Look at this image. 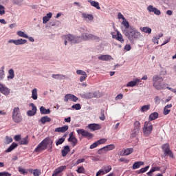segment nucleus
<instances>
[{"label":"nucleus","mask_w":176,"mask_h":176,"mask_svg":"<svg viewBox=\"0 0 176 176\" xmlns=\"http://www.w3.org/2000/svg\"><path fill=\"white\" fill-rule=\"evenodd\" d=\"M63 39L65 46H67L68 43H70V45L80 43V42H82V39H83V41H92L93 34L89 33H82L81 36L67 34L63 36Z\"/></svg>","instance_id":"nucleus-1"},{"label":"nucleus","mask_w":176,"mask_h":176,"mask_svg":"<svg viewBox=\"0 0 176 176\" xmlns=\"http://www.w3.org/2000/svg\"><path fill=\"white\" fill-rule=\"evenodd\" d=\"M123 34L131 41H135L141 38V33L133 26H130L129 29H124L123 30Z\"/></svg>","instance_id":"nucleus-2"},{"label":"nucleus","mask_w":176,"mask_h":176,"mask_svg":"<svg viewBox=\"0 0 176 176\" xmlns=\"http://www.w3.org/2000/svg\"><path fill=\"white\" fill-rule=\"evenodd\" d=\"M49 144H52V138H45L41 143L37 145L36 148L34 149V152H36L37 153H41V152L46 151V149H47Z\"/></svg>","instance_id":"nucleus-3"},{"label":"nucleus","mask_w":176,"mask_h":176,"mask_svg":"<svg viewBox=\"0 0 176 176\" xmlns=\"http://www.w3.org/2000/svg\"><path fill=\"white\" fill-rule=\"evenodd\" d=\"M164 79L160 76H155L153 78V87L156 90H163L166 89V85L163 82Z\"/></svg>","instance_id":"nucleus-4"},{"label":"nucleus","mask_w":176,"mask_h":176,"mask_svg":"<svg viewBox=\"0 0 176 176\" xmlns=\"http://www.w3.org/2000/svg\"><path fill=\"white\" fill-rule=\"evenodd\" d=\"M153 129V126L152 125V123L148 121H146L144 122L143 133L145 137H149V135H151Z\"/></svg>","instance_id":"nucleus-5"},{"label":"nucleus","mask_w":176,"mask_h":176,"mask_svg":"<svg viewBox=\"0 0 176 176\" xmlns=\"http://www.w3.org/2000/svg\"><path fill=\"white\" fill-rule=\"evenodd\" d=\"M12 121L14 123L19 124L23 122V116H21V113L19 111H14L12 112Z\"/></svg>","instance_id":"nucleus-6"},{"label":"nucleus","mask_w":176,"mask_h":176,"mask_svg":"<svg viewBox=\"0 0 176 176\" xmlns=\"http://www.w3.org/2000/svg\"><path fill=\"white\" fill-rule=\"evenodd\" d=\"M162 149L164 151L165 156H168L169 157L174 159V154L170 149V144L168 143L163 144L162 146Z\"/></svg>","instance_id":"nucleus-7"},{"label":"nucleus","mask_w":176,"mask_h":176,"mask_svg":"<svg viewBox=\"0 0 176 176\" xmlns=\"http://www.w3.org/2000/svg\"><path fill=\"white\" fill-rule=\"evenodd\" d=\"M82 97H84V98H87V99L100 98V97H101V94H100V91H96L94 93L89 92V93L84 94L82 95Z\"/></svg>","instance_id":"nucleus-8"},{"label":"nucleus","mask_w":176,"mask_h":176,"mask_svg":"<svg viewBox=\"0 0 176 176\" xmlns=\"http://www.w3.org/2000/svg\"><path fill=\"white\" fill-rule=\"evenodd\" d=\"M77 133L78 135H81L82 137H85V138H87V140H91V138L94 137L93 133H89L87 131H85V129L77 130Z\"/></svg>","instance_id":"nucleus-9"},{"label":"nucleus","mask_w":176,"mask_h":176,"mask_svg":"<svg viewBox=\"0 0 176 176\" xmlns=\"http://www.w3.org/2000/svg\"><path fill=\"white\" fill-rule=\"evenodd\" d=\"M69 135V138L67 139L68 142H71L73 148L76 146V145H78V138L74 135V132H71Z\"/></svg>","instance_id":"nucleus-10"},{"label":"nucleus","mask_w":176,"mask_h":176,"mask_svg":"<svg viewBox=\"0 0 176 176\" xmlns=\"http://www.w3.org/2000/svg\"><path fill=\"white\" fill-rule=\"evenodd\" d=\"M67 170V166H61L56 168L52 176H63V171Z\"/></svg>","instance_id":"nucleus-11"},{"label":"nucleus","mask_w":176,"mask_h":176,"mask_svg":"<svg viewBox=\"0 0 176 176\" xmlns=\"http://www.w3.org/2000/svg\"><path fill=\"white\" fill-rule=\"evenodd\" d=\"M147 10L149 11L150 13H154V14H156V16H160V14H162L160 10L153 7L152 5L147 7Z\"/></svg>","instance_id":"nucleus-12"},{"label":"nucleus","mask_w":176,"mask_h":176,"mask_svg":"<svg viewBox=\"0 0 176 176\" xmlns=\"http://www.w3.org/2000/svg\"><path fill=\"white\" fill-rule=\"evenodd\" d=\"M0 91L2 93V94H4L5 96H9L10 93V90L8 89V87H6L5 85H3L2 83L0 82Z\"/></svg>","instance_id":"nucleus-13"},{"label":"nucleus","mask_w":176,"mask_h":176,"mask_svg":"<svg viewBox=\"0 0 176 176\" xmlns=\"http://www.w3.org/2000/svg\"><path fill=\"white\" fill-rule=\"evenodd\" d=\"M82 17L85 21H93L94 20V16L90 14L82 13Z\"/></svg>","instance_id":"nucleus-14"},{"label":"nucleus","mask_w":176,"mask_h":176,"mask_svg":"<svg viewBox=\"0 0 176 176\" xmlns=\"http://www.w3.org/2000/svg\"><path fill=\"white\" fill-rule=\"evenodd\" d=\"M141 80L136 78L135 80L129 81L126 84V87H134V86H137V83H140Z\"/></svg>","instance_id":"nucleus-15"},{"label":"nucleus","mask_w":176,"mask_h":176,"mask_svg":"<svg viewBox=\"0 0 176 176\" xmlns=\"http://www.w3.org/2000/svg\"><path fill=\"white\" fill-rule=\"evenodd\" d=\"M68 129H69V126H68V125H65L62 127L55 129L54 131L55 133H65Z\"/></svg>","instance_id":"nucleus-16"},{"label":"nucleus","mask_w":176,"mask_h":176,"mask_svg":"<svg viewBox=\"0 0 176 176\" xmlns=\"http://www.w3.org/2000/svg\"><path fill=\"white\" fill-rule=\"evenodd\" d=\"M88 128L93 131H96V130H100L101 129V125L98 124H89Z\"/></svg>","instance_id":"nucleus-17"},{"label":"nucleus","mask_w":176,"mask_h":176,"mask_svg":"<svg viewBox=\"0 0 176 176\" xmlns=\"http://www.w3.org/2000/svg\"><path fill=\"white\" fill-rule=\"evenodd\" d=\"M17 146H19V144H17L16 143L13 142L9 146V148L6 150V153H9V152H12V151H14V149H16V148H17Z\"/></svg>","instance_id":"nucleus-18"},{"label":"nucleus","mask_w":176,"mask_h":176,"mask_svg":"<svg viewBox=\"0 0 176 176\" xmlns=\"http://www.w3.org/2000/svg\"><path fill=\"white\" fill-rule=\"evenodd\" d=\"M88 2L90 3L91 6H94V8H96L98 10L101 9L100 7V3L93 0H88Z\"/></svg>","instance_id":"nucleus-19"},{"label":"nucleus","mask_w":176,"mask_h":176,"mask_svg":"<svg viewBox=\"0 0 176 176\" xmlns=\"http://www.w3.org/2000/svg\"><path fill=\"white\" fill-rule=\"evenodd\" d=\"M52 16H53V14L52 12H50L48 14H47L46 16L43 17V24H46V23H47V21H49V20H50V19H52Z\"/></svg>","instance_id":"nucleus-20"},{"label":"nucleus","mask_w":176,"mask_h":176,"mask_svg":"<svg viewBox=\"0 0 176 176\" xmlns=\"http://www.w3.org/2000/svg\"><path fill=\"white\" fill-rule=\"evenodd\" d=\"M112 56L111 55H100L98 56V59L101 60V61H108V60H111Z\"/></svg>","instance_id":"nucleus-21"},{"label":"nucleus","mask_w":176,"mask_h":176,"mask_svg":"<svg viewBox=\"0 0 176 176\" xmlns=\"http://www.w3.org/2000/svg\"><path fill=\"white\" fill-rule=\"evenodd\" d=\"M157 118H159V113L157 112H154L149 116L148 120L152 122V120H156Z\"/></svg>","instance_id":"nucleus-22"},{"label":"nucleus","mask_w":176,"mask_h":176,"mask_svg":"<svg viewBox=\"0 0 176 176\" xmlns=\"http://www.w3.org/2000/svg\"><path fill=\"white\" fill-rule=\"evenodd\" d=\"M140 31H142V32H144L145 34L152 33V29L148 26L140 28Z\"/></svg>","instance_id":"nucleus-23"},{"label":"nucleus","mask_w":176,"mask_h":176,"mask_svg":"<svg viewBox=\"0 0 176 176\" xmlns=\"http://www.w3.org/2000/svg\"><path fill=\"white\" fill-rule=\"evenodd\" d=\"M52 77L54 79H60V80L65 79L67 76L63 74H52Z\"/></svg>","instance_id":"nucleus-24"},{"label":"nucleus","mask_w":176,"mask_h":176,"mask_svg":"<svg viewBox=\"0 0 176 176\" xmlns=\"http://www.w3.org/2000/svg\"><path fill=\"white\" fill-rule=\"evenodd\" d=\"M141 166H144V162L141 161L136 162L133 164V170H137V168H140Z\"/></svg>","instance_id":"nucleus-25"},{"label":"nucleus","mask_w":176,"mask_h":176,"mask_svg":"<svg viewBox=\"0 0 176 176\" xmlns=\"http://www.w3.org/2000/svg\"><path fill=\"white\" fill-rule=\"evenodd\" d=\"M71 150L69 149V146H65L64 148L62 150V156H63V157H65V156L66 155H68V153Z\"/></svg>","instance_id":"nucleus-26"},{"label":"nucleus","mask_w":176,"mask_h":176,"mask_svg":"<svg viewBox=\"0 0 176 176\" xmlns=\"http://www.w3.org/2000/svg\"><path fill=\"white\" fill-rule=\"evenodd\" d=\"M133 152H134V149H133V148H126L124 151L123 155L129 156V155H131V153H133Z\"/></svg>","instance_id":"nucleus-27"},{"label":"nucleus","mask_w":176,"mask_h":176,"mask_svg":"<svg viewBox=\"0 0 176 176\" xmlns=\"http://www.w3.org/2000/svg\"><path fill=\"white\" fill-rule=\"evenodd\" d=\"M32 98L34 100H38V89L34 88L32 91Z\"/></svg>","instance_id":"nucleus-28"},{"label":"nucleus","mask_w":176,"mask_h":176,"mask_svg":"<svg viewBox=\"0 0 176 176\" xmlns=\"http://www.w3.org/2000/svg\"><path fill=\"white\" fill-rule=\"evenodd\" d=\"M28 136H26L25 138H23L21 140L19 144L20 145H28Z\"/></svg>","instance_id":"nucleus-29"},{"label":"nucleus","mask_w":176,"mask_h":176,"mask_svg":"<svg viewBox=\"0 0 176 176\" xmlns=\"http://www.w3.org/2000/svg\"><path fill=\"white\" fill-rule=\"evenodd\" d=\"M16 35H18V36H20L21 38H29L28 35H27V34L21 30L16 32Z\"/></svg>","instance_id":"nucleus-30"},{"label":"nucleus","mask_w":176,"mask_h":176,"mask_svg":"<svg viewBox=\"0 0 176 176\" xmlns=\"http://www.w3.org/2000/svg\"><path fill=\"white\" fill-rule=\"evenodd\" d=\"M52 120L50 119V118L47 117V116H43L41 118V122L42 123V124H45L46 122H50Z\"/></svg>","instance_id":"nucleus-31"},{"label":"nucleus","mask_w":176,"mask_h":176,"mask_svg":"<svg viewBox=\"0 0 176 176\" xmlns=\"http://www.w3.org/2000/svg\"><path fill=\"white\" fill-rule=\"evenodd\" d=\"M73 94H66L64 97L65 102H68V101H72Z\"/></svg>","instance_id":"nucleus-32"},{"label":"nucleus","mask_w":176,"mask_h":176,"mask_svg":"<svg viewBox=\"0 0 176 176\" xmlns=\"http://www.w3.org/2000/svg\"><path fill=\"white\" fill-rule=\"evenodd\" d=\"M9 75L8 76V79H13L14 78V70L13 69H10L8 70Z\"/></svg>","instance_id":"nucleus-33"},{"label":"nucleus","mask_w":176,"mask_h":176,"mask_svg":"<svg viewBox=\"0 0 176 176\" xmlns=\"http://www.w3.org/2000/svg\"><path fill=\"white\" fill-rule=\"evenodd\" d=\"M25 43H27V40L20 38L16 40V45L19 46V45H25Z\"/></svg>","instance_id":"nucleus-34"},{"label":"nucleus","mask_w":176,"mask_h":176,"mask_svg":"<svg viewBox=\"0 0 176 176\" xmlns=\"http://www.w3.org/2000/svg\"><path fill=\"white\" fill-rule=\"evenodd\" d=\"M104 148L106 149V152H109V151H113V149H115V144H108L104 146Z\"/></svg>","instance_id":"nucleus-35"},{"label":"nucleus","mask_w":176,"mask_h":176,"mask_svg":"<svg viewBox=\"0 0 176 176\" xmlns=\"http://www.w3.org/2000/svg\"><path fill=\"white\" fill-rule=\"evenodd\" d=\"M105 173V174H108L111 170H112V166L111 165L104 166L103 168H102Z\"/></svg>","instance_id":"nucleus-36"},{"label":"nucleus","mask_w":176,"mask_h":176,"mask_svg":"<svg viewBox=\"0 0 176 176\" xmlns=\"http://www.w3.org/2000/svg\"><path fill=\"white\" fill-rule=\"evenodd\" d=\"M117 41H119L120 42H124V39H123V36H122V34L119 32V31L117 30Z\"/></svg>","instance_id":"nucleus-37"},{"label":"nucleus","mask_w":176,"mask_h":176,"mask_svg":"<svg viewBox=\"0 0 176 176\" xmlns=\"http://www.w3.org/2000/svg\"><path fill=\"white\" fill-rule=\"evenodd\" d=\"M133 129L141 130V123H140L138 121H135L133 124Z\"/></svg>","instance_id":"nucleus-38"},{"label":"nucleus","mask_w":176,"mask_h":176,"mask_svg":"<svg viewBox=\"0 0 176 176\" xmlns=\"http://www.w3.org/2000/svg\"><path fill=\"white\" fill-rule=\"evenodd\" d=\"M138 134H140V130L135 129V128H133V129L132 130V132H131L132 137H137V135H138Z\"/></svg>","instance_id":"nucleus-39"},{"label":"nucleus","mask_w":176,"mask_h":176,"mask_svg":"<svg viewBox=\"0 0 176 176\" xmlns=\"http://www.w3.org/2000/svg\"><path fill=\"white\" fill-rule=\"evenodd\" d=\"M18 171L20 173V174H23V175H25V174H28V172H27V170L21 168V167H18Z\"/></svg>","instance_id":"nucleus-40"},{"label":"nucleus","mask_w":176,"mask_h":176,"mask_svg":"<svg viewBox=\"0 0 176 176\" xmlns=\"http://www.w3.org/2000/svg\"><path fill=\"white\" fill-rule=\"evenodd\" d=\"M122 24L125 27V30H130V23L126 19L122 22Z\"/></svg>","instance_id":"nucleus-41"},{"label":"nucleus","mask_w":176,"mask_h":176,"mask_svg":"<svg viewBox=\"0 0 176 176\" xmlns=\"http://www.w3.org/2000/svg\"><path fill=\"white\" fill-rule=\"evenodd\" d=\"M148 170H149V166L141 168L140 170H138V174H142L144 173H146Z\"/></svg>","instance_id":"nucleus-42"},{"label":"nucleus","mask_w":176,"mask_h":176,"mask_svg":"<svg viewBox=\"0 0 176 176\" xmlns=\"http://www.w3.org/2000/svg\"><path fill=\"white\" fill-rule=\"evenodd\" d=\"M64 141H65V138H61L58 139V140H56V145L57 146H58V145H61V144H63L64 142Z\"/></svg>","instance_id":"nucleus-43"},{"label":"nucleus","mask_w":176,"mask_h":176,"mask_svg":"<svg viewBox=\"0 0 176 176\" xmlns=\"http://www.w3.org/2000/svg\"><path fill=\"white\" fill-rule=\"evenodd\" d=\"M23 0H12V3H14V5L21 6V5H23Z\"/></svg>","instance_id":"nucleus-44"},{"label":"nucleus","mask_w":176,"mask_h":176,"mask_svg":"<svg viewBox=\"0 0 176 176\" xmlns=\"http://www.w3.org/2000/svg\"><path fill=\"white\" fill-rule=\"evenodd\" d=\"M85 167L83 166H80L77 170H76V172L78 173V174H85Z\"/></svg>","instance_id":"nucleus-45"},{"label":"nucleus","mask_w":176,"mask_h":176,"mask_svg":"<svg viewBox=\"0 0 176 176\" xmlns=\"http://www.w3.org/2000/svg\"><path fill=\"white\" fill-rule=\"evenodd\" d=\"M72 109H76V111H79V109H80L81 107H80V104L77 103L74 105L72 106Z\"/></svg>","instance_id":"nucleus-46"},{"label":"nucleus","mask_w":176,"mask_h":176,"mask_svg":"<svg viewBox=\"0 0 176 176\" xmlns=\"http://www.w3.org/2000/svg\"><path fill=\"white\" fill-rule=\"evenodd\" d=\"M41 170L34 169V171H33L34 176H39V175H41Z\"/></svg>","instance_id":"nucleus-47"},{"label":"nucleus","mask_w":176,"mask_h":176,"mask_svg":"<svg viewBox=\"0 0 176 176\" xmlns=\"http://www.w3.org/2000/svg\"><path fill=\"white\" fill-rule=\"evenodd\" d=\"M5 13V6L0 4V16H3Z\"/></svg>","instance_id":"nucleus-48"},{"label":"nucleus","mask_w":176,"mask_h":176,"mask_svg":"<svg viewBox=\"0 0 176 176\" xmlns=\"http://www.w3.org/2000/svg\"><path fill=\"white\" fill-rule=\"evenodd\" d=\"M105 171L104 169H100L97 173L96 176H100V175H104Z\"/></svg>","instance_id":"nucleus-49"},{"label":"nucleus","mask_w":176,"mask_h":176,"mask_svg":"<svg viewBox=\"0 0 176 176\" xmlns=\"http://www.w3.org/2000/svg\"><path fill=\"white\" fill-rule=\"evenodd\" d=\"M98 155H102L104 153H107V150L105 149V147L100 148L98 151Z\"/></svg>","instance_id":"nucleus-50"},{"label":"nucleus","mask_w":176,"mask_h":176,"mask_svg":"<svg viewBox=\"0 0 176 176\" xmlns=\"http://www.w3.org/2000/svg\"><path fill=\"white\" fill-rule=\"evenodd\" d=\"M11 142H13V139L9 136L6 137V144H9Z\"/></svg>","instance_id":"nucleus-51"},{"label":"nucleus","mask_w":176,"mask_h":176,"mask_svg":"<svg viewBox=\"0 0 176 176\" xmlns=\"http://www.w3.org/2000/svg\"><path fill=\"white\" fill-rule=\"evenodd\" d=\"M107 140L106 138H102L98 141H96L98 144V145H101L102 144H105L107 142Z\"/></svg>","instance_id":"nucleus-52"},{"label":"nucleus","mask_w":176,"mask_h":176,"mask_svg":"<svg viewBox=\"0 0 176 176\" xmlns=\"http://www.w3.org/2000/svg\"><path fill=\"white\" fill-rule=\"evenodd\" d=\"M76 74L77 75H82V76L87 75V74H86L85 71L80 69L77 70Z\"/></svg>","instance_id":"nucleus-53"},{"label":"nucleus","mask_w":176,"mask_h":176,"mask_svg":"<svg viewBox=\"0 0 176 176\" xmlns=\"http://www.w3.org/2000/svg\"><path fill=\"white\" fill-rule=\"evenodd\" d=\"M36 114V111H27L28 116H34Z\"/></svg>","instance_id":"nucleus-54"},{"label":"nucleus","mask_w":176,"mask_h":176,"mask_svg":"<svg viewBox=\"0 0 176 176\" xmlns=\"http://www.w3.org/2000/svg\"><path fill=\"white\" fill-rule=\"evenodd\" d=\"M150 108H151V105L146 104V105L142 107L141 111H148V109H150Z\"/></svg>","instance_id":"nucleus-55"},{"label":"nucleus","mask_w":176,"mask_h":176,"mask_svg":"<svg viewBox=\"0 0 176 176\" xmlns=\"http://www.w3.org/2000/svg\"><path fill=\"white\" fill-rule=\"evenodd\" d=\"M105 113L106 112L105 111H101L100 113V116L99 117L100 120H105Z\"/></svg>","instance_id":"nucleus-56"},{"label":"nucleus","mask_w":176,"mask_h":176,"mask_svg":"<svg viewBox=\"0 0 176 176\" xmlns=\"http://www.w3.org/2000/svg\"><path fill=\"white\" fill-rule=\"evenodd\" d=\"M0 176H12V174L8 172H0Z\"/></svg>","instance_id":"nucleus-57"},{"label":"nucleus","mask_w":176,"mask_h":176,"mask_svg":"<svg viewBox=\"0 0 176 176\" xmlns=\"http://www.w3.org/2000/svg\"><path fill=\"white\" fill-rule=\"evenodd\" d=\"M98 142H95L94 143H93L91 146H90V149H94V148H97V146H98Z\"/></svg>","instance_id":"nucleus-58"},{"label":"nucleus","mask_w":176,"mask_h":176,"mask_svg":"<svg viewBox=\"0 0 176 176\" xmlns=\"http://www.w3.org/2000/svg\"><path fill=\"white\" fill-rule=\"evenodd\" d=\"M49 148L48 151L49 152H52L53 151V140H52V143H49Z\"/></svg>","instance_id":"nucleus-59"},{"label":"nucleus","mask_w":176,"mask_h":176,"mask_svg":"<svg viewBox=\"0 0 176 176\" xmlns=\"http://www.w3.org/2000/svg\"><path fill=\"white\" fill-rule=\"evenodd\" d=\"M92 41H96V42H100L101 41V38L97 36H92Z\"/></svg>","instance_id":"nucleus-60"},{"label":"nucleus","mask_w":176,"mask_h":176,"mask_svg":"<svg viewBox=\"0 0 176 176\" xmlns=\"http://www.w3.org/2000/svg\"><path fill=\"white\" fill-rule=\"evenodd\" d=\"M118 19L120 20H123V21H125L126 20V18H124V16H123V14H122V13L120 12H118Z\"/></svg>","instance_id":"nucleus-61"},{"label":"nucleus","mask_w":176,"mask_h":176,"mask_svg":"<svg viewBox=\"0 0 176 176\" xmlns=\"http://www.w3.org/2000/svg\"><path fill=\"white\" fill-rule=\"evenodd\" d=\"M154 100H155V104H160V98H159V96H155Z\"/></svg>","instance_id":"nucleus-62"},{"label":"nucleus","mask_w":176,"mask_h":176,"mask_svg":"<svg viewBox=\"0 0 176 176\" xmlns=\"http://www.w3.org/2000/svg\"><path fill=\"white\" fill-rule=\"evenodd\" d=\"M86 78H87V74L80 76V82H83L84 80H86Z\"/></svg>","instance_id":"nucleus-63"},{"label":"nucleus","mask_w":176,"mask_h":176,"mask_svg":"<svg viewBox=\"0 0 176 176\" xmlns=\"http://www.w3.org/2000/svg\"><path fill=\"white\" fill-rule=\"evenodd\" d=\"M30 107H32V111H37L36 106L34 103H30Z\"/></svg>","instance_id":"nucleus-64"}]
</instances>
